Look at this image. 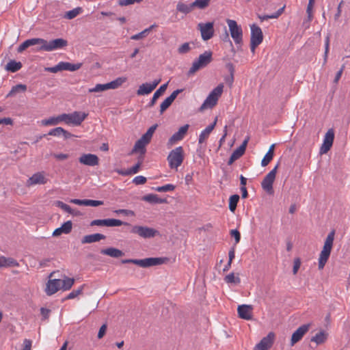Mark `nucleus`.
Segmentation results:
<instances>
[{"instance_id": "f8f14e48", "label": "nucleus", "mask_w": 350, "mask_h": 350, "mask_svg": "<svg viewBox=\"0 0 350 350\" xmlns=\"http://www.w3.org/2000/svg\"><path fill=\"white\" fill-rule=\"evenodd\" d=\"M334 139V131L332 129H330L327 131L324 136L323 143L320 148V154H325L329 150L332 146Z\"/></svg>"}, {"instance_id": "8fccbe9b", "label": "nucleus", "mask_w": 350, "mask_h": 350, "mask_svg": "<svg viewBox=\"0 0 350 350\" xmlns=\"http://www.w3.org/2000/svg\"><path fill=\"white\" fill-rule=\"evenodd\" d=\"M175 185L172 184H167L161 187H157L155 190L158 192H167L174 191Z\"/></svg>"}, {"instance_id": "6e6552de", "label": "nucleus", "mask_w": 350, "mask_h": 350, "mask_svg": "<svg viewBox=\"0 0 350 350\" xmlns=\"http://www.w3.org/2000/svg\"><path fill=\"white\" fill-rule=\"evenodd\" d=\"M279 163H278L263 178L261 182V187L268 194L273 193V183L275 179L277 170Z\"/></svg>"}, {"instance_id": "864d4df0", "label": "nucleus", "mask_w": 350, "mask_h": 350, "mask_svg": "<svg viewBox=\"0 0 350 350\" xmlns=\"http://www.w3.org/2000/svg\"><path fill=\"white\" fill-rule=\"evenodd\" d=\"M173 102L167 97L166 98L160 105V113L162 114L172 103Z\"/></svg>"}, {"instance_id": "c756f323", "label": "nucleus", "mask_w": 350, "mask_h": 350, "mask_svg": "<svg viewBox=\"0 0 350 350\" xmlns=\"http://www.w3.org/2000/svg\"><path fill=\"white\" fill-rule=\"evenodd\" d=\"M218 98L210 92L204 103H202L200 109L202 110L206 107L212 108L217 103Z\"/></svg>"}, {"instance_id": "72a5a7b5", "label": "nucleus", "mask_w": 350, "mask_h": 350, "mask_svg": "<svg viewBox=\"0 0 350 350\" xmlns=\"http://www.w3.org/2000/svg\"><path fill=\"white\" fill-rule=\"evenodd\" d=\"M126 80L127 78L124 77H118L115 80L107 83V90L116 89L126 82Z\"/></svg>"}, {"instance_id": "0eeeda50", "label": "nucleus", "mask_w": 350, "mask_h": 350, "mask_svg": "<svg viewBox=\"0 0 350 350\" xmlns=\"http://www.w3.org/2000/svg\"><path fill=\"white\" fill-rule=\"evenodd\" d=\"M88 113L81 111H74L71 113H63L64 122L67 124L79 126L87 118Z\"/></svg>"}, {"instance_id": "58836bf2", "label": "nucleus", "mask_w": 350, "mask_h": 350, "mask_svg": "<svg viewBox=\"0 0 350 350\" xmlns=\"http://www.w3.org/2000/svg\"><path fill=\"white\" fill-rule=\"evenodd\" d=\"M327 334L324 331H321L319 333L316 334L311 338L312 342H314L317 345H321L327 339Z\"/></svg>"}, {"instance_id": "423d86ee", "label": "nucleus", "mask_w": 350, "mask_h": 350, "mask_svg": "<svg viewBox=\"0 0 350 350\" xmlns=\"http://www.w3.org/2000/svg\"><path fill=\"white\" fill-rule=\"evenodd\" d=\"M212 59V53L210 51H205L204 53L200 55L198 58L193 61L191 67L189 70V74H193L201 68L207 66Z\"/></svg>"}, {"instance_id": "c03bdc74", "label": "nucleus", "mask_w": 350, "mask_h": 350, "mask_svg": "<svg viewBox=\"0 0 350 350\" xmlns=\"http://www.w3.org/2000/svg\"><path fill=\"white\" fill-rule=\"evenodd\" d=\"M224 281L227 284H238L241 282V279L239 276H235L234 273H230L226 275Z\"/></svg>"}, {"instance_id": "4d7b16f0", "label": "nucleus", "mask_w": 350, "mask_h": 350, "mask_svg": "<svg viewBox=\"0 0 350 350\" xmlns=\"http://www.w3.org/2000/svg\"><path fill=\"white\" fill-rule=\"evenodd\" d=\"M224 85L222 83L219 84L216 88H215L211 93L213 94L215 97L219 99V97L221 95L223 92Z\"/></svg>"}, {"instance_id": "a19ab883", "label": "nucleus", "mask_w": 350, "mask_h": 350, "mask_svg": "<svg viewBox=\"0 0 350 350\" xmlns=\"http://www.w3.org/2000/svg\"><path fill=\"white\" fill-rule=\"evenodd\" d=\"M284 8L285 6H283L282 8H280L277 12L272 14L259 16L258 18L261 21H266L270 18H278L282 14Z\"/></svg>"}, {"instance_id": "412c9836", "label": "nucleus", "mask_w": 350, "mask_h": 350, "mask_svg": "<svg viewBox=\"0 0 350 350\" xmlns=\"http://www.w3.org/2000/svg\"><path fill=\"white\" fill-rule=\"evenodd\" d=\"M189 127V124H185L184 126H181L178 131L174 133L169 139V143L173 144L176 142L182 140L187 133Z\"/></svg>"}, {"instance_id": "69168bd1", "label": "nucleus", "mask_w": 350, "mask_h": 350, "mask_svg": "<svg viewBox=\"0 0 350 350\" xmlns=\"http://www.w3.org/2000/svg\"><path fill=\"white\" fill-rule=\"evenodd\" d=\"M53 157L55 158L57 160L59 161H64L67 159L69 157V155L68 154L64 153H56L53 154Z\"/></svg>"}, {"instance_id": "473e14b6", "label": "nucleus", "mask_w": 350, "mask_h": 350, "mask_svg": "<svg viewBox=\"0 0 350 350\" xmlns=\"http://www.w3.org/2000/svg\"><path fill=\"white\" fill-rule=\"evenodd\" d=\"M148 143L141 137L135 144L132 152H139L142 155L146 152V146Z\"/></svg>"}, {"instance_id": "37998d69", "label": "nucleus", "mask_w": 350, "mask_h": 350, "mask_svg": "<svg viewBox=\"0 0 350 350\" xmlns=\"http://www.w3.org/2000/svg\"><path fill=\"white\" fill-rule=\"evenodd\" d=\"M239 198L240 197L238 194H234L230 197L229 209L231 212H234V211L236 210Z\"/></svg>"}, {"instance_id": "13d9d810", "label": "nucleus", "mask_w": 350, "mask_h": 350, "mask_svg": "<svg viewBox=\"0 0 350 350\" xmlns=\"http://www.w3.org/2000/svg\"><path fill=\"white\" fill-rule=\"evenodd\" d=\"M273 157V154H271V153L267 152L261 161V165L262 167L267 166L269 163V162L272 160Z\"/></svg>"}, {"instance_id": "bb28decb", "label": "nucleus", "mask_w": 350, "mask_h": 350, "mask_svg": "<svg viewBox=\"0 0 350 350\" xmlns=\"http://www.w3.org/2000/svg\"><path fill=\"white\" fill-rule=\"evenodd\" d=\"M167 85L168 83L163 84L159 87V88L157 90H156V92L153 94L152 99L149 102L148 107H151L155 104L157 100L165 92L167 88Z\"/></svg>"}, {"instance_id": "052dcab7", "label": "nucleus", "mask_w": 350, "mask_h": 350, "mask_svg": "<svg viewBox=\"0 0 350 350\" xmlns=\"http://www.w3.org/2000/svg\"><path fill=\"white\" fill-rule=\"evenodd\" d=\"M230 234L231 237L234 238L235 240V245H237L238 243H239L241 240V234L239 231L237 229L231 230L230 232Z\"/></svg>"}, {"instance_id": "6ab92c4d", "label": "nucleus", "mask_w": 350, "mask_h": 350, "mask_svg": "<svg viewBox=\"0 0 350 350\" xmlns=\"http://www.w3.org/2000/svg\"><path fill=\"white\" fill-rule=\"evenodd\" d=\"M61 280L53 279L49 280L46 284V293L48 295H52L57 292L58 290L61 289Z\"/></svg>"}, {"instance_id": "2f4dec72", "label": "nucleus", "mask_w": 350, "mask_h": 350, "mask_svg": "<svg viewBox=\"0 0 350 350\" xmlns=\"http://www.w3.org/2000/svg\"><path fill=\"white\" fill-rule=\"evenodd\" d=\"M18 262L12 258L0 256V267H18Z\"/></svg>"}, {"instance_id": "e2e57ef3", "label": "nucleus", "mask_w": 350, "mask_h": 350, "mask_svg": "<svg viewBox=\"0 0 350 350\" xmlns=\"http://www.w3.org/2000/svg\"><path fill=\"white\" fill-rule=\"evenodd\" d=\"M146 182V178L143 176H135L133 180V183L137 185L144 184Z\"/></svg>"}, {"instance_id": "0e129e2a", "label": "nucleus", "mask_w": 350, "mask_h": 350, "mask_svg": "<svg viewBox=\"0 0 350 350\" xmlns=\"http://www.w3.org/2000/svg\"><path fill=\"white\" fill-rule=\"evenodd\" d=\"M141 1H142V0H120L119 5L121 6H126L135 3H140Z\"/></svg>"}, {"instance_id": "4be33fe9", "label": "nucleus", "mask_w": 350, "mask_h": 350, "mask_svg": "<svg viewBox=\"0 0 350 350\" xmlns=\"http://www.w3.org/2000/svg\"><path fill=\"white\" fill-rule=\"evenodd\" d=\"M72 228V223L71 221L64 222L61 227L56 228L53 232V236L57 237L62 234H68L71 232Z\"/></svg>"}, {"instance_id": "e433bc0d", "label": "nucleus", "mask_w": 350, "mask_h": 350, "mask_svg": "<svg viewBox=\"0 0 350 350\" xmlns=\"http://www.w3.org/2000/svg\"><path fill=\"white\" fill-rule=\"evenodd\" d=\"M63 113L57 116V117H51L48 119L43 120L42 121L43 125L49 126V125H57L61 122H64L63 120Z\"/></svg>"}, {"instance_id": "c9c22d12", "label": "nucleus", "mask_w": 350, "mask_h": 350, "mask_svg": "<svg viewBox=\"0 0 350 350\" xmlns=\"http://www.w3.org/2000/svg\"><path fill=\"white\" fill-rule=\"evenodd\" d=\"M23 65L21 62L10 60L6 65L5 69L11 72H15L22 68Z\"/></svg>"}, {"instance_id": "6e6d98bb", "label": "nucleus", "mask_w": 350, "mask_h": 350, "mask_svg": "<svg viewBox=\"0 0 350 350\" xmlns=\"http://www.w3.org/2000/svg\"><path fill=\"white\" fill-rule=\"evenodd\" d=\"M55 205H56L57 207H59V208H62V210H64V211H66V212H67V213H71V211H72V208L69 205H68V204H66L64 203V202H62V201H59V200H58V201H56V202H55Z\"/></svg>"}, {"instance_id": "ea45409f", "label": "nucleus", "mask_w": 350, "mask_h": 350, "mask_svg": "<svg viewBox=\"0 0 350 350\" xmlns=\"http://www.w3.org/2000/svg\"><path fill=\"white\" fill-rule=\"evenodd\" d=\"M75 280L73 278L65 277L63 280H61V289L64 291L69 290L74 284Z\"/></svg>"}, {"instance_id": "603ef678", "label": "nucleus", "mask_w": 350, "mask_h": 350, "mask_svg": "<svg viewBox=\"0 0 350 350\" xmlns=\"http://www.w3.org/2000/svg\"><path fill=\"white\" fill-rule=\"evenodd\" d=\"M107 90V83L96 84L95 87L89 89V92H100Z\"/></svg>"}, {"instance_id": "7ed1b4c3", "label": "nucleus", "mask_w": 350, "mask_h": 350, "mask_svg": "<svg viewBox=\"0 0 350 350\" xmlns=\"http://www.w3.org/2000/svg\"><path fill=\"white\" fill-rule=\"evenodd\" d=\"M167 160L170 169L177 170L180 166L184 160V150L182 146H178L172 150Z\"/></svg>"}, {"instance_id": "9b49d317", "label": "nucleus", "mask_w": 350, "mask_h": 350, "mask_svg": "<svg viewBox=\"0 0 350 350\" xmlns=\"http://www.w3.org/2000/svg\"><path fill=\"white\" fill-rule=\"evenodd\" d=\"M203 40H210L214 35V24L213 22L200 23L198 25Z\"/></svg>"}, {"instance_id": "4c0bfd02", "label": "nucleus", "mask_w": 350, "mask_h": 350, "mask_svg": "<svg viewBox=\"0 0 350 350\" xmlns=\"http://www.w3.org/2000/svg\"><path fill=\"white\" fill-rule=\"evenodd\" d=\"M248 141H249V137L245 139L243 142L242 144L239 147H238L237 149H235L232 154L234 156H235L237 159H239L245 153Z\"/></svg>"}, {"instance_id": "2eb2a0df", "label": "nucleus", "mask_w": 350, "mask_h": 350, "mask_svg": "<svg viewBox=\"0 0 350 350\" xmlns=\"http://www.w3.org/2000/svg\"><path fill=\"white\" fill-rule=\"evenodd\" d=\"M251 29V38L250 42H253V44H260L263 40V35L261 29L255 24L250 26Z\"/></svg>"}, {"instance_id": "cd10ccee", "label": "nucleus", "mask_w": 350, "mask_h": 350, "mask_svg": "<svg viewBox=\"0 0 350 350\" xmlns=\"http://www.w3.org/2000/svg\"><path fill=\"white\" fill-rule=\"evenodd\" d=\"M100 253L113 258H119L124 255V252L122 250L115 247H108L106 249H103L100 251Z\"/></svg>"}, {"instance_id": "f704fd0d", "label": "nucleus", "mask_w": 350, "mask_h": 350, "mask_svg": "<svg viewBox=\"0 0 350 350\" xmlns=\"http://www.w3.org/2000/svg\"><path fill=\"white\" fill-rule=\"evenodd\" d=\"M143 200L151 204H161L165 202V200L159 198L157 194H148L143 197Z\"/></svg>"}, {"instance_id": "a211bd4d", "label": "nucleus", "mask_w": 350, "mask_h": 350, "mask_svg": "<svg viewBox=\"0 0 350 350\" xmlns=\"http://www.w3.org/2000/svg\"><path fill=\"white\" fill-rule=\"evenodd\" d=\"M252 306L250 305H241L239 306L237 312L239 317L241 319L245 320H250L252 318Z\"/></svg>"}, {"instance_id": "5701e85b", "label": "nucleus", "mask_w": 350, "mask_h": 350, "mask_svg": "<svg viewBox=\"0 0 350 350\" xmlns=\"http://www.w3.org/2000/svg\"><path fill=\"white\" fill-rule=\"evenodd\" d=\"M142 160H143V157H142L139 159L138 162L135 165H133L132 167H131L130 169H128L126 170H118L117 172L119 174L122 175V176H129V175H131V174H135L138 173L139 171L141 165L142 163Z\"/></svg>"}, {"instance_id": "a878e982", "label": "nucleus", "mask_w": 350, "mask_h": 350, "mask_svg": "<svg viewBox=\"0 0 350 350\" xmlns=\"http://www.w3.org/2000/svg\"><path fill=\"white\" fill-rule=\"evenodd\" d=\"M60 71L68 70L71 72L79 70L82 66V63L71 64L67 62H59Z\"/></svg>"}, {"instance_id": "bf43d9fd", "label": "nucleus", "mask_w": 350, "mask_h": 350, "mask_svg": "<svg viewBox=\"0 0 350 350\" xmlns=\"http://www.w3.org/2000/svg\"><path fill=\"white\" fill-rule=\"evenodd\" d=\"M103 204H104L103 201H101V200L85 199L84 206H98L100 205H103Z\"/></svg>"}, {"instance_id": "09e8293b", "label": "nucleus", "mask_w": 350, "mask_h": 350, "mask_svg": "<svg viewBox=\"0 0 350 350\" xmlns=\"http://www.w3.org/2000/svg\"><path fill=\"white\" fill-rule=\"evenodd\" d=\"M192 47L189 42H185L178 48V53L179 54H186L191 50Z\"/></svg>"}, {"instance_id": "c85d7f7f", "label": "nucleus", "mask_w": 350, "mask_h": 350, "mask_svg": "<svg viewBox=\"0 0 350 350\" xmlns=\"http://www.w3.org/2000/svg\"><path fill=\"white\" fill-rule=\"evenodd\" d=\"M40 38H31L28 39L24 41L17 49L18 53H22L26 49L31 46H34L36 44H40Z\"/></svg>"}, {"instance_id": "7c9ffc66", "label": "nucleus", "mask_w": 350, "mask_h": 350, "mask_svg": "<svg viewBox=\"0 0 350 350\" xmlns=\"http://www.w3.org/2000/svg\"><path fill=\"white\" fill-rule=\"evenodd\" d=\"M194 7L193 5V3L189 4H186L183 2H178L176 5V10L177 12H181L184 14H187L193 11Z\"/></svg>"}, {"instance_id": "dca6fc26", "label": "nucleus", "mask_w": 350, "mask_h": 350, "mask_svg": "<svg viewBox=\"0 0 350 350\" xmlns=\"http://www.w3.org/2000/svg\"><path fill=\"white\" fill-rule=\"evenodd\" d=\"M310 324H304L300 326L295 332H293L291 339V345L293 346L299 342L304 335L309 330Z\"/></svg>"}, {"instance_id": "f03ea898", "label": "nucleus", "mask_w": 350, "mask_h": 350, "mask_svg": "<svg viewBox=\"0 0 350 350\" xmlns=\"http://www.w3.org/2000/svg\"><path fill=\"white\" fill-rule=\"evenodd\" d=\"M167 261V258H146L144 259H124L121 260L122 264L133 263L143 268L150 267L153 266L160 265Z\"/></svg>"}, {"instance_id": "774afa93", "label": "nucleus", "mask_w": 350, "mask_h": 350, "mask_svg": "<svg viewBox=\"0 0 350 350\" xmlns=\"http://www.w3.org/2000/svg\"><path fill=\"white\" fill-rule=\"evenodd\" d=\"M32 341L29 339L23 340V348L22 350H31Z\"/></svg>"}, {"instance_id": "f3484780", "label": "nucleus", "mask_w": 350, "mask_h": 350, "mask_svg": "<svg viewBox=\"0 0 350 350\" xmlns=\"http://www.w3.org/2000/svg\"><path fill=\"white\" fill-rule=\"evenodd\" d=\"M79 161L81 164L88 166H96L99 163V159L97 155L88 153L83 154L79 158Z\"/></svg>"}, {"instance_id": "39448f33", "label": "nucleus", "mask_w": 350, "mask_h": 350, "mask_svg": "<svg viewBox=\"0 0 350 350\" xmlns=\"http://www.w3.org/2000/svg\"><path fill=\"white\" fill-rule=\"evenodd\" d=\"M131 232L145 239H151L159 235V232L157 230L146 226H133L131 230Z\"/></svg>"}, {"instance_id": "79ce46f5", "label": "nucleus", "mask_w": 350, "mask_h": 350, "mask_svg": "<svg viewBox=\"0 0 350 350\" xmlns=\"http://www.w3.org/2000/svg\"><path fill=\"white\" fill-rule=\"evenodd\" d=\"M82 12V8H76L71 10H69L66 12L64 15V18L67 19H73L75 17H77L79 14H80Z\"/></svg>"}, {"instance_id": "de8ad7c7", "label": "nucleus", "mask_w": 350, "mask_h": 350, "mask_svg": "<svg viewBox=\"0 0 350 350\" xmlns=\"http://www.w3.org/2000/svg\"><path fill=\"white\" fill-rule=\"evenodd\" d=\"M27 90V85L24 84H18L12 88V90L8 94V96L16 94L21 92H25Z\"/></svg>"}, {"instance_id": "f257e3e1", "label": "nucleus", "mask_w": 350, "mask_h": 350, "mask_svg": "<svg viewBox=\"0 0 350 350\" xmlns=\"http://www.w3.org/2000/svg\"><path fill=\"white\" fill-rule=\"evenodd\" d=\"M335 230H332L327 234L322 251L319 258V269H322L325 267L329 256L333 246L334 240Z\"/></svg>"}, {"instance_id": "1a4fd4ad", "label": "nucleus", "mask_w": 350, "mask_h": 350, "mask_svg": "<svg viewBox=\"0 0 350 350\" xmlns=\"http://www.w3.org/2000/svg\"><path fill=\"white\" fill-rule=\"evenodd\" d=\"M227 23L229 27L231 37L237 44H241L242 42L243 31L237 23L234 20L228 19Z\"/></svg>"}, {"instance_id": "9d476101", "label": "nucleus", "mask_w": 350, "mask_h": 350, "mask_svg": "<svg viewBox=\"0 0 350 350\" xmlns=\"http://www.w3.org/2000/svg\"><path fill=\"white\" fill-rule=\"evenodd\" d=\"M122 225L129 226V224L127 222H124L120 219H94L92 220L90 223L91 226H107V227H116L120 226Z\"/></svg>"}, {"instance_id": "680f3d73", "label": "nucleus", "mask_w": 350, "mask_h": 350, "mask_svg": "<svg viewBox=\"0 0 350 350\" xmlns=\"http://www.w3.org/2000/svg\"><path fill=\"white\" fill-rule=\"evenodd\" d=\"M63 132V128L62 127H56L55 129H51L49 132V135L55 136V137H59L62 135Z\"/></svg>"}, {"instance_id": "ddd939ff", "label": "nucleus", "mask_w": 350, "mask_h": 350, "mask_svg": "<svg viewBox=\"0 0 350 350\" xmlns=\"http://www.w3.org/2000/svg\"><path fill=\"white\" fill-rule=\"evenodd\" d=\"M275 334L273 332H269L265 337L256 345L254 350H269L273 344Z\"/></svg>"}, {"instance_id": "b1692460", "label": "nucleus", "mask_w": 350, "mask_h": 350, "mask_svg": "<svg viewBox=\"0 0 350 350\" xmlns=\"http://www.w3.org/2000/svg\"><path fill=\"white\" fill-rule=\"evenodd\" d=\"M105 237H106L104 234L100 233L88 234L83 237V239H81V243L83 244H85L98 242L102 239H105Z\"/></svg>"}, {"instance_id": "49530a36", "label": "nucleus", "mask_w": 350, "mask_h": 350, "mask_svg": "<svg viewBox=\"0 0 350 350\" xmlns=\"http://www.w3.org/2000/svg\"><path fill=\"white\" fill-rule=\"evenodd\" d=\"M211 0H195L193 2V5L195 8L203 10L207 8Z\"/></svg>"}, {"instance_id": "3c124183", "label": "nucleus", "mask_w": 350, "mask_h": 350, "mask_svg": "<svg viewBox=\"0 0 350 350\" xmlns=\"http://www.w3.org/2000/svg\"><path fill=\"white\" fill-rule=\"evenodd\" d=\"M83 287H84V285H82L77 289L73 290L72 292H70L67 295L66 299H72L77 297L79 295H80L82 293Z\"/></svg>"}, {"instance_id": "4468645a", "label": "nucleus", "mask_w": 350, "mask_h": 350, "mask_svg": "<svg viewBox=\"0 0 350 350\" xmlns=\"http://www.w3.org/2000/svg\"><path fill=\"white\" fill-rule=\"evenodd\" d=\"M160 79H155L152 83H142L137 90V95H146L152 92L160 83Z\"/></svg>"}, {"instance_id": "338daca9", "label": "nucleus", "mask_w": 350, "mask_h": 350, "mask_svg": "<svg viewBox=\"0 0 350 350\" xmlns=\"http://www.w3.org/2000/svg\"><path fill=\"white\" fill-rule=\"evenodd\" d=\"M300 265H301V261L299 260V258H295V260H294V265H293V274H296L300 267Z\"/></svg>"}, {"instance_id": "5fc2aeb1", "label": "nucleus", "mask_w": 350, "mask_h": 350, "mask_svg": "<svg viewBox=\"0 0 350 350\" xmlns=\"http://www.w3.org/2000/svg\"><path fill=\"white\" fill-rule=\"evenodd\" d=\"M148 35V30L145 29L142 31H141L137 34L133 35L131 37V39L133 40H139L140 39H142V38L146 37Z\"/></svg>"}, {"instance_id": "a18cd8bd", "label": "nucleus", "mask_w": 350, "mask_h": 350, "mask_svg": "<svg viewBox=\"0 0 350 350\" xmlns=\"http://www.w3.org/2000/svg\"><path fill=\"white\" fill-rule=\"evenodd\" d=\"M157 125L154 124L152 126H150L146 133H144L141 137L143 139V140L146 141V142L149 143L151 140V138L152 137V135L154 132V131L157 129Z\"/></svg>"}, {"instance_id": "393cba45", "label": "nucleus", "mask_w": 350, "mask_h": 350, "mask_svg": "<svg viewBox=\"0 0 350 350\" xmlns=\"http://www.w3.org/2000/svg\"><path fill=\"white\" fill-rule=\"evenodd\" d=\"M215 124H216V120L213 123L207 126L206 127V129H204L203 131H201V133L199 135V138H198V144H203L206 140V139L208 137L210 133L215 128Z\"/></svg>"}, {"instance_id": "20e7f679", "label": "nucleus", "mask_w": 350, "mask_h": 350, "mask_svg": "<svg viewBox=\"0 0 350 350\" xmlns=\"http://www.w3.org/2000/svg\"><path fill=\"white\" fill-rule=\"evenodd\" d=\"M40 41L39 51H53L63 49L68 45L67 40L63 38H57L50 41L40 38Z\"/></svg>"}, {"instance_id": "aec40b11", "label": "nucleus", "mask_w": 350, "mask_h": 350, "mask_svg": "<svg viewBox=\"0 0 350 350\" xmlns=\"http://www.w3.org/2000/svg\"><path fill=\"white\" fill-rule=\"evenodd\" d=\"M47 178L44 176L43 172H37L33 174L27 182L28 186L34 185H44L46 183Z\"/></svg>"}]
</instances>
